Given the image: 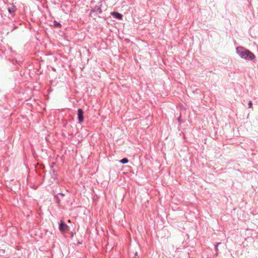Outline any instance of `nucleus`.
<instances>
[{"label": "nucleus", "mask_w": 258, "mask_h": 258, "mask_svg": "<svg viewBox=\"0 0 258 258\" xmlns=\"http://www.w3.org/2000/svg\"><path fill=\"white\" fill-rule=\"evenodd\" d=\"M236 50L242 58L246 60H252L255 58V55L253 53L243 47H238L236 48Z\"/></svg>", "instance_id": "1"}, {"label": "nucleus", "mask_w": 258, "mask_h": 258, "mask_svg": "<svg viewBox=\"0 0 258 258\" xmlns=\"http://www.w3.org/2000/svg\"><path fill=\"white\" fill-rule=\"evenodd\" d=\"M59 229L62 233H66L69 230L68 225L63 221H62L60 222Z\"/></svg>", "instance_id": "2"}, {"label": "nucleus", "mask_w": 258, "mask_h": 258, "mask_svg": "<svg viewBox=\"0 0 258 258\" xmlns=\"http://www.w3.org/2000/svg\"><path fill=\"white\" fill-rule=\"evenodd\" d=\"M78 118L80 123H82L84 121L83 111L82 109H79L78 110Z\"/></svg>", "instance_id": "3"}, {"label": "nucleus", "mask_w": 258, "mask_h": 258, "mask_svg": "<svg viewBox=\"0 0 258 258\" xmlns=\"http://www.w3.org/2000/svg\"><path fill=\"white\" fill-rule=\"evenodd\" d=\"M101 3H99L98 5L96 6L92 10L93 12H98L99 13H101L102 12L101 10Z\"/></svg>", "instance_id": "4"}, {"label": "nucleus", "mask_w": 258, "mask_h": 258, "mask_svg": "<svg viewBox=\"0 0 258 258\" xmlns=\"http://www.w3.org/2000/svg\"><path fill=\"white\" fill-rule=\"evenodd\" d=\"M111 14L113 16H114V17H115L116 18H117L119 20H120L122 19V15L118 13L112 12Z\"/></svg>", "instance_id": "5"}, {"label": "nucleus", "mask_w": 258, "mask_h": 258, "mask_svg": "<svg viewBox=\"0 0 258 258\" xmlns=\"http://www.w3.org/2000/svg\"><path fill=\"white\" fill-rule=\"evenodd\" d=\"M128 162V160L127 158H123L120 161V162H121L122 164L127 163Z\"/></svg>", "instance_id": "6"}, {"label": "nucleus", "mask_w": 258, "mask_h": 258, "mask_svg": "<svg viewBox=\"0 0 258 258\" xmlns=\"http://www.w3.org/2000/svg\"><path fill=\"white\" fill-rule=\"evenodd\" d=\"M248 105H249V107H251L252 106V103L251 101H250L248 103Z\"/></svg>", "instance_id": "7"}, {"label": "nucleus", "mask_w": 258, "mask_h": 258, "mask_svg": "<svg viewBox=\"0 0 258 258\" xmlns=\"http://www.w3.org/2000/svg\"><path fill=\"white\" fill-rule=\"evenodd\" d=\"M9 12L10 13H13L15 11V10H11L10 9H9Z\"/></svg>", "instance_id": "8"}, {"label": "nucleus", "mask_w": 258, "mask_h": 258, "mask_svg": "<svg viewBox=\"0 0 258 258\" xmlns=\"http://www.w3.org/2000/svg\"><path fill=\"white\" fill-rule=\"evenodd\" d=\"M55 25L56 26H60V24L59 23H56Z\"/></svg>", "instance_id": "9"}, {"label": "nucleus", "mask_w": 258, "mask_h": 258, "mask_svg": "<svg viewBox=\"0 0 258 258\" xmlns=\"http://www.w3.org/2000/svg\"><path fill=\"white\" fill-rule=\"evenodd\" d=\"M2 252L3 253L5 252V251H4V250L2 249Z\"/></svg>", "instance_id": "10"}, {"label": "nucleus", "mask_w": 258, "mask_h": 258, "mask_svg": "<svg viewBox=\"0 0 258 258\" xmlns=\"http://www.w3.org/2000/svg\"><path fill=\"white\" fill-rule=\"evenodd\" d=\"M133 258H136V257H133Z\"/></svg>", "instance_id": "11"}]
</instances>
